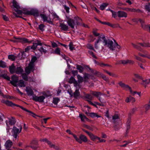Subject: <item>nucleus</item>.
<instances>
[{"label":"nucleus","instance_id":"obj_22","mask_svg":"<svg viewBox=\"0 0 150 150\" xmlns=\"http://www.w3.org/2000/svg\"><path fill=\"white\" fill-rule=\"evenodd\" d=\"M91 139L93 141H94L96 139H99V137L95 135L92 133L91 132L88 135Z\"/></svg>","mask_w":150,"mask_h":150},{"label":"nucleus","instance_id":"obj_15","mask_svg":"<svg viewBox=\"0 0 150 150\" xmlns=\"http://www.w3.org/2000/svg\"><path fill=\"white\" fill-rule=\"evenodd\" d=\"M132 45L133 46V47L136 48H138V47L139 45H140L142 46L143 47H150V45L148 43H139L137 44H135L133 43H132Z\"/></svg>","mask_w":150,"mask_h":150},{"label":"nucleus","instance_id":"obj_19","mask_svg":"<svg viewBox=\"0 0 150 150\" xmlns=\"http://www.w3.org/2000/svg\"><path fill=\"white\" fill-rule=\"evenodd\" d=\"M40 16L43 19L44 21H47L48 23H50L51 22L50 18L49 17H47L45 15L43 14H41L40 15Z\"/></svg>","mask_w":150,"mask_h":150},{"label":"nucleus","instance_id":"obj_39","mask_svg":"<svg viewBox=\"0 0 150 150\" xmlns=\"http://www.w3.org/2000/svg\"><path fill=\"white\" fill-rule=\"evenodd\" d=\"M59 99L57 98H53V103L55 105H57L59 101Z\"/></svg>","mask_w":150,"mask_h":150},{"label":"nucleus","instance_id":"obj_60","mask_svg":"<svg viewBox=\"0 0 150 150\" xmlns=\"http://www.w3.org/2000/svg\"><path fill=\"white\" fill-rule=\"evenodd\" d=\"M112 16L114 18H115L117 17V13H116V12L114 11L112 13Z\"/></svg>","mask_w":150,"mask_h":150},{"label":"nucleus","instance_id":"obj_33","mask_svg":"<svg viewBox=\"0 0 150 150\" xmlns=\"http://www.w3.org/2000/svg\"><path fill=\"white\" fill-rule=\"evenodd\" d=\"M5 103L7 105L12 107L14 106V105H15V104H14L11 102L7 100L5 102Z\"/></svg>","mask_w":150,"mask_h":150},{"label":"nucleus","instance_id":"obj_4","mask_svg":"<svg viewBox=\"0 0 150 150\" xmlns=\"http://www.w3.org/2000/svg\"><path fill=\"white\" fill-rule=\"evenodd\" d=\"M47 47H48V46L47 45H44L38 50H36L35 52L36 55H37L40 56L41 55L42 53H45L47 51Z\"/></svg>","mask_w":150,"mask_h":150},{"label":"nucleus","instance_id":"obj_29","mask_svg":"<svg viewBox=\"0 0 150 150\" xmlns=\"http://www.w3.org/2000/svg\"><path fill=\"white\" fill-rule=\"evenodd\" d=\"M76 87V89L75 92L74 93V96L76 98H77L79 95V88H80V86H78V88L77 86Z\"/></svg>","mask_w":150,"mask_h":150},{"label":"nucleus","instance_id":"obj_2","mask_svg":"<svg viewBox=\"0 0 150 150\" xmlns=\"http://www.w3.org/2000/svg\"><path fill=\"white\" fill-rule=\"evenodd\" d=\"M103 43L105 47H107L112 50H114V47H113L114 44L113 42L111 40L106 39L105 36Z\"/></svg>","mask_w":150,"mask_h":150},{"label":"nucleus","instance_id":"obj_3","mask_svg":"<svg viewBox=\"0 0 150 150\" xmlns=\"http://www.w3.org/2000/svg\"><path fill=\"white\" fill-rule=\"evenodd\" d=\"M105 39V35L103 34L101 35L98 37L97 40L95 42V47L96 49H98L100 47H102L101 44L103 43Z\"/></svg>","mask_w":150,"mask_h":150},{"label":"nucleus","instance_id":"obj_23","mask_svg":"<svg viewBox=\"0 0 150 150\" xmlns=\"http://www.w3.org/2000/svg\"><path fill=\"white\" fill-rule=\"evenodd\" d=\"M33 67L32 66H30L29 64L28 67H26L25 69V72L27 74H29L31 71L33 70Z\"/></svg>","mask_w":150,"mask_h":150},{"label":"nucleus","instance_id":"obj_63","mask_svg":"<svg viewBox=\"0 0 150 150\" xmlns=\"http://www.w3.org/2000/svg\"><path fill=\"white\" fill-rule=\"evenodd\" d=\"M82 3L81 4V6L83 8H87V6L83 2H81Z\"/></svg>","mask_w":150,"mask_h":150},{"label":"nucleus","instance_id":"obj_41","mask_svg":"<svg viewBox=\"0 0 150 150\" xmlns=\"http://www.w3.org/2000/svg\"><path fill=\"white\" fill-rule=\"evenodd\" d=\"M60 49L59 48H56L55 50H54L53 52V53L54 54H57L60 55Z\"/></svg>","mask_w":150,"mask_h":150},{"label":"nucleus","instance_id":"obj_16","mask_svg":"<svg viewBox=\"0 0 150 150\" xmlns=\"http://www.w3.org/2000/svg\"><path fill=\"white\" fill-rule=\"evenodd\" d=\"M69 82L70 83H74V86L76 87H77L78 86H79V85L78 84L77 81L73 77H71L70 78Z\"/></svg>","mask_w":150,"mask_h":150},{"label":"nucleus","instance_id":"obj_32","mask_svg":"<svg viewBox=\"0 0 150 150\" xmlns=\"http://www.w3.org/2000/svg\"><path fill=\"white\" fill-rule=\"evenodd\" d=\"M127 61L128 59L119 61L117 62V64H127Z\"/></svg>","mask_w":150,"mask_h":150},{"label":"nucleus","instance_id":"obj_36","mask_svg":"<svg viewBox=\"0 0 150 150\" xmlns=\"http://www.w3.org/2000/svg\"><path fill=\"white\" fill-rule=\"evenodd\" d=\"M78 81L79 83H81L83 81V78L79 75H77Z\"/></svg>","mask_w":150,"mask_h":150},{"label":"nucleus","instance_id":"obj_51","mask_svg":"<svg viewBox=\"0 0 150 150\" xmlns=\"http://www.w3.org/2000/svg\"><path fill=\"white\" fill-rule=\"evenodd\" d=\"M143 84H144L147 85L150 83V79H147L146 80H143Z\"/></svg>","mask_w":150,"mask_h":150},{"label":"nucleus","instance_id":"obj_62","mask_svg":"<svg viewBox=\"0 0 150 150\" xmlns=\"http://www.w3.org/2000/svg\"><path fill=\"white\" fill-rule=\"evenodd\" d=\"M119 117L117 115H114L112 117V119L114 120H115L118 118Z\"/></svg>","mask_w":150,"mask_h":150},{"label":"nucleus","instance_id":"obj_8","mask_svg":"<svg viewBox=\"0 0 150 150\" xmlns=\"http://www.w3.org/2000/svg\"><path fill=\"white\" fill-rule=\"evenodd\" d=\"M45 98V97L43 96H38L35 95H34L33 96V99L36 102H43Z\"/></svg>","mask_w":150,"mask_h":150},{"label":"nucleus","instance_id":"obj_25","mask_svg":"<svg viewBox=\"0 0 150 150\" xmlns=\"http://www.w3.org/2000/svg\"><path fill=\"white\" fill-rule=\"evenodd\" d=\"M125 101L127 103H129L130 102H134L135 101V100L134 98L130 96L129 97H127Z\"/></svg>","mask_w":150,"mask_h":150},{"label":"nucleus","instance_id":"obj_26","mask_svg":"<svg viewBox=\"0 0 150 150\" xmlns=\"http://www.w3.org/2000/svg\"><path fill=\"white\" fill-rule=\"evenodd\" d=\"M79 117L80 118L81 121L83 122H84L85 121H88V119L84 115L80 114H79Z\"/></svg>","mask_w":150,"mask_h":150},{"label":"nucleus","instance_id":"obj_5","mask_svg":"<svg viewBox=\"0 0 150 150\" xmlns=\"http://www.w3.org/2000/svg\"><path fill=\"white\" fill-rule=\"evenodd\" d=\"M119 84L123 89L127 91L129 90L131 94L133 96H134L137 93L135 91H133L131 89V88L128 85H126L122 82L119 83Z\"/></svg>","mask_w":150,"mask_h":150},{"label":"nucleus","instance_id":"obj_1","mask_svg":"<svg viewBox=\"0 0 150 150\" xmlns=\"http://www.w3.org/2000/svg\"><path fill=\"white\" fill-rule=\"evenodd\" d=\"M66 21L68 25L71 28L74 29L76 25L79 24L81 21V19L78 16L74 17V19L69 16H66Z\"/></svg>","mask_w":150,"mask_h":150},{"label":"nucleus","instance_id":"obj_52","mask_svg":"<svg viewBox=\"0 0 150 150\" xmlns=\"http://www.w3.org/2000/svg\"><path fill=\"white\" fill-rule=\"evenodd\" d=\"M63 6L64 8V9L66 11V12L68 13H69V7L68 6H67L66 5H64Z\"/></svg>","mask_w":150,"mask_h":150},{"label":"nucleus","instance_id":"obj_31","mask_svg":"<svg viewBox=\"0 0 150 150\" xmlns=\"http://www.w3.org/2000/svg\"><path fill=\"white\" fill-rule=\"evenodd\" d=\"M108 4L107 3H103L100 5V8L102 10H103L108 5Z\"/></svg>","mask_w":150,"mask_h":150},{"label":"nucleus","instance_id":"obj_56","mask_svg":"<svg viewBox=\"0 0 150 150\" xmlns=\"http://www.w3.org/2000/svg\"><path fill=\"white\" fill-rule=\"evenodd\" d=\"M112 27L113 28H121L120 25L118 24H112Z\"/></svg>","mask_w":150,"mask_h":150},{"label":"nucleus","instance_id":"obj_49","mask_svg":"<svg viewBox=\"0 0 150 150\" xmlns=\"http://www.w3.org/2000/svg\"><path fill=\"white\" fill-rule=\"evenodd\" d=\"M83 126L85 128H87L89 130L93 131V128L91 127V126H90L84 124L83 125Z\"/></svg>","mask_w":150,"mask_h":150},{"label":"nucleus","instance_id":"obj_61","mask_svg":"<svg viewBox=\"0 0 150 150\" xmlns=\"http://www.w3.org/2000/svg\"><path fill=\"white\" fill-rule=\"evenodd\" d=\"M23 78L25 80L27 81L28 80V77L27 75L24 74H23L22 75Z\"/></svg>","mask_w":150,"mask_h":150},{"label":"nucleus","instance_id":"obj_54","mask_svg":"<svg viewBox=\"0 0 150 150\" xmlns=\"http://www.w3.org/2000/svg\"><path fill=\"white\" fill-rule=\"evenodd\" d=\"M69 49L71 50L72 51L74 50V47H73V44L72 42L70 43L69 45Z\"/></svg>","mask_w":150,"mask_h":150},{"label":"nucleus","instance_id":"obj_35","mask_svg":"<svg viewBox=\"0 0 150 150\" xmlns=\"http://www.w3.org/2000/svg\"><path fill=\"white\" fill-rule=\"evenodd\" d=\"M72 135L77 142H79L80 144L82 143V142L81 141V140H80L79 137L78 138L76 135L74 134H73Z\"/></svg>","mask_w":150,"mask_h":150},{"label":"nucleus","instance_id":"obj_34","mask_svg":"<svg viewBox=\"0 0 150 150\" xmlns=\"http://www.w3.org/2000/svg\"><path fill=\"white\" fill-rule=\"evenodd\" d=\"M72 135L77 142H79L80 144L82 143V142L81 141V140H80L79 137L78 138L76 135L74 134H73Z\"/></svg>","mask_w":150,"mask_h":150},{"label":"nucleus","instance_id":"obj_57","mask_svg":"<svg viewBox=\"0 0 150 150\" xmlns=\"http://www.w3.org/2000/svg\"><path fill=\"white\" fill-rule=\"evenodd\" d=\"M89 54L92 55V57L95 59H97L96 57L94 54L93 52L91 51H88Z\"/></svg>","mask_w":150,"mask_h":150},{"label":"nucleus","instance_id":"obj_28","mask_svg":"<svg viewBox=\"0 0 150 150\" xmlns=\"http://www.w3.org/2000/svg\"><path fill=\"white\" fill-rule=\"evenodd\" d=\"M6 123L7 126H8V124L11 125H13L15 124V121L13 120L9 119L8 120H6Z\"/></svg>","mask_w":150,"mask_h":150},{"label":"nucleus","instance_id":"obj_48","mask_svg":"<svg viewBox=\"0 0 150 150\" xmlns=\"http://www.w3.org/2000/svg\"><path fill=\"white\" fill-rule=\"evenodd\" d=\"M145 9L148 12L150 11V4H148L145 5Z\"/></svg>","mask_w":150,"mask_h":150},{"label":"nucleus","instance_id":"obj_40","mask_svg":"<svg viewBox=\"0 0 150 150\" xmlns=\"http://www.w3.org/2000/svg\"><path fill=\"white\" fill-rule=\"evenodd\" d=\"M76 69L79 70V71L80 73H82L83 71V67L79 65H77L76 66Z\"/></svg>","mask_w":150,"mask_h":150},{"label":"nucleus","instance_id":"obj_12","mask_svg":"<svg viewBox=\"0 0 150 150\" xmlns=\"http://www.w3.org/2000/svg\"><path fill=\"white\" fill-rule=\"evenodd\" d=\"M26 14L28 15H33L35 16H38V11L37 10L32 9L27 11Z\"/></svg>","mask_w":150,"mask_h":150},{"label":"nucleus","instance_id":"obj_46","mask_svg":"<svg viewBox=\"0 0 150 150\" xmlns=\"http://www.w3.org/2000/svg\"><path fill=\"white\" fill-rule=\"evenodd\" d=\"M125 10L127 11H130L132 12H135L136 9L134 8H126L125 9Z\"/></svg>","mask_w":150,"mask_h":150},{"label":"nucleus","instance_id":"obj_55","mask_svg":"<svg viewBox=\"0 0 150 150\" xmlns=\"http://www.w3.org/2000/svg\"><path fill=\"white\" fill-rule=\"evenodd\" d=\"M93 34L96 36H98L99 37L101 35H100L99 33H97L95 30H93Z\"/></svg>","mask_w":150,"mask_h":150},{"label":"nucleus","instance_id":"obj_11","mask_svg":"<svg viewBox=\"0 0 150 150\" xmlns=\"http://www.w3.org/2000/svg\"><path fill=\"white\" fill-rule=\"evenodd\" d=\"M139 21L141 24L142 27L143 29L146 30H147L149 28H150V25L146 24L145 23L144 21L143 20L139 19Z\"/></svg>","mask_w":150,"mask_h":150},{"label":"nucleus","instance_id":"obj_18","mask_svg":"<svg viewBox=\"0 0 150 150\" xmlns=\"http://www.w3.org/2000/svg\"><path fill=\"white\" fill-rule=\"evenodd\" d=\"M26 91L28 95L29 96H33L34 95V92L33 90L29 87H26Z\"/></svg>","mask_w":150,"mask_h":150},{"label":"nucleus","instance_id":"obj_37","mask_svg":"<svg viewBox=\"0 0 150 150\" xmlns=\"http://www.w3.org/2000/svg\"><path fill=\"white\" fill-rule=\"evenodd\" d=\"M0 67L3 68L6 67V63L2 60H0Z\"/></svg>","mask_w":150,"mask_h":150},{"label":"nucleus","instance_id":"obj_6","mask_svg":"<svg viewBox=\"0 0 150 150\" xmlns=\"http://www.w3.org/2000/svg\"><path fill=\"white\" fill-rule=\"evenodd\" d=\"M19 127V129L16 127H13L11 131L12 136L15 139L17 138L18 135L21 131L22 127L21 126Z\"/></svg>","mask_w":150,"mask_h":150},{"label":"nucleus","instance_id":"obj_13","mask_svg":"<svg viewBox=\"0 0 150 150\" xmlns=\"http://www.w3.org/2000/svg\"><path fill=\"white\" fill-rule=\"evenodd\" d=\"M12 81H11V83L14 86H16L18 80V77L16 75H13L11 77Z\"/></svg>","mask_w":150,"mask_h":150},{"label":"nucleus","instance_id":"obj_30","mask_svg":"<svg viewBox=\"0 0 150 150\" xmlns=\"http://www.w3.org/2000/svg\"><path fill=\"white\" fill-rule=\"evenodd\" d=\"M37 58L35 57H33L31 59V62H30L29 64V66H32L34 67V62L36 60Z\"/></svg>","mask_w":150,"mask_h":150},{"label":"nucleus","instance_id":"obj_9","mask_svg":"<svg viewBox=\"0 0 150 150\" xmlns=\"http://www.w3.org/2000/svg\"><path fill=\"white\" fill-rule=\"evenodd\" d=\"M41 142H46L51 148H53L56 150H61L57 146H56L52 144L51 142L48 141L46 138H45L40 140Z\"/></svg>","mask_w":150,"mask_h":150},{"label":"nucleus","instance_id":"obj_7","mask_svg":"<svg viewBox=\"0 0 150 150\" xmlns=\"http://www.w3.org/2000/svg\"><path fill=\"white\" fill-rule=\"evenodd\" d=\"M12 3L13 6L16 8L15 10L16 13L18 14H22L23 13V12L20 10V7L17 2L15 0H13Z\"/></svg>","mask_w":150,"mask_h":150},{"label":"nucleus","instance_id":"obj_44","mask_svg":"<svg viewBox=\"0 0 150 150\" xmlns=\"http://www.w3.org/2000/svg\"><path fill=\"white\" fill-rule=\"evenodd\" d=\"M91 94H86L85 95V97L89 100H92L93 98V97L91 96Z\"/></svg>","mask_w":150,"mask_h":150},{"label":"nucleus","instance_id":"obj_47","mask_svg":"<svg viewBox=\"0 0 150 150\" xmlns=\"http://www.w3.org/2000/svg\"><path fill=\"white\" fill-rule=\"evenodd\" d=\"M144 107L146 111H147L150 110V104L149 103L145 105L144 106Z\"/></svg>","mask_w":150,"mask_h":150},{"label":"nucleus","instance_id":"obj_58","mask_svg":"<svg viewBox=\"0 0 150 150\" xmlns=\"http://www.w3.org/2000/svg\"><path fill=\"white\" fill-rule=\"evenodd\" d=\"M87 47L89 49L93 50L95 51L93 47L91 44L88 45H87Z\"/></svg>","mask_w":150,"mask_h":150},{"label":"nucleus","instance_id":"obj_43","mask_svg":"<svg viewBox=\"0 0 150 150\" xmlns=\"http://www.w3.org/2000/svg\"><path fill=\"white\" fill-rule=\"evenodd\" d=\"M16 39L18 40V41L22 42H28V40L27 39L25 38H15Z\"/></svg>","mask_w":150,"mask_h":150},{"label":"nucleus","instance_id":"obj_20","mask_svg":"<svg viewBox=\"0 0 150 150\" xmlns=\"http://www.w3.org/2000/svg\"><path fill=\"white\" fill-rule=\"evenodd\" d=\"M10 72L11 74L16 73V68L13 64H12L9 67Z\"/></svg>","mask_w":150,"mask_h":150},{"label":"nucleus","instance_id":"obj_42","mask_svg":"<svg viewBox=\"0 0 150 150\" xmlns=\"http://www.w3.org/2000/svg\"><path fill=\"white\" fill-rule=\"evenodd\" d=\"M18 86L20 87H24L25 86V84L22 80H20L19 82Z\"/></svg>","mask_w":150,"mask_h":150},{"label":"nucleus","instance_id":"obj_53","mask_svg":"<svg viewBox=\"0 0 150 150\" xmlns=\"http://www.w3.org/2000/svg\"><path fill=\"white\" fill-rule=\"evenodd\" d=\"M37 44L36 43H34L32 46H30V48L33 49L34 50L37 47Z\"/></svg>","mask_w":150,"mask_h":150},{"label":"nucleus","instance_id":"obj_27","mask_svg":"<svg viewBox=\"0 0 150 150\" xmlns=\"http://www.w3.org/2000/svg\"><path fill=\"white\" fill-rule=\"evenodd\" d=\"M79 137L82 142L83 141L84 142H86L88 141V139L83 134H81Z\"/></svg>","mask_w":150,"mask_h":150},{"label":"nucleus","instance_id":"obj_38","mask_svg":"<svg viewBox=\"0 0 150 150\" xmlns=\"http://www.w3.org/2000/svg\"><path fill=\"white\" fill-rule=\"evenodd\" d=\"M16 57L13 54L9 55L8 56V58L12 61H14L16 58Z\"/></svg>","mask_w":150,"mask_h":150},{"label":"nucleus","instance_id":"obj_24","mask_svg":"<svg viewBox=\"0 0 150 150\" xmlns=\"http://www.w3.org/2000/svg\"><path fill=\"white\" fill-rule=\"evenodd\" d=\"M23 71V70L21 66L17 67L16 68V73L17 74H21Z\"/></svg>","mask_w":150,"mask_h":150},{"label":"nucleus","instance_id":"obj_45","mask_svg":"<svg viewBox=\"0 0 150 150\" xmlns=\"http://www.w3.org/2000/svg\"><path fill=\"white\" fill-rule=\"evenodd\" d=\"M113 47H114V50H115V48L117 47L118 49H120L121 48V47L116 42H115L114 44Z\"/></svg>","mask_w":150,"mask_h":150},{"label":"nucleus","instance_id":"obj_59","mask_svg":"<svg viewBox=\"0 0 150 150\" xmlns=\"http://www.w3.org/2000/svg\"><path fill=\"white\" fill-rule=\"evenodd\" d=\"M39 28L41 30L43 31L44 30V25L43 24H41L39 25Z\"/></svg>","mask_w":150,"mask_h":150},{"label":"nucleus","instance_id":"obj_17","mask_svg":"<svg viewBox=\"0 0 150 150\" xmlns=\"http://www.w3.org/2000/svg\"><path fill=\"white\" fill-rule=\"evenodd\" d=\"M117 16L120 18L126 17L127 16V14L125 12L122 11H118L117 12Z\"/></svg>","mask_w":150,"mask_h":150},{"label":"nucleus","instance_id":"obj_64","mask_svg":"<svg viewBox=\"0 0 150 150\" xmlns=\"http://www.w3.org/2000/svg\"><path fill=\"white\" fill-rule=\"evenodd\" d=\"M3 19L5 21H7L8 20V17L5 15H3Z\"/></svg>","mask_w":150,"mask_h":150},{"label":"nucleus","instance_id":"obj_10","mask_svg":"<svg viewBox=\"0 0 150 150\" xmlns=\"http://www.w3.org/2000/svg\"><path fill=\"white\" fill-rule=\"evenodd\" d=\"M91 94L98 98L100 101L101 102H103V100L102 99L101 97H100V96L102 94L100 92H98L92 91L91 93Z\"/></svg>","mask_w":150,"mask_h":150},{"label":"nucleus","instance_id":"obj_14","mask_svg":"<svg viewBox=\"0 0 150 150\" xmlns=\"http://www.w3.org/2000/svg\"><path fill=\"white\" fill-rule=\"evenodd\" d=\"M59 27L62 30L67 31L69 30V26L65 24L64 23H60Z\"/></svg>","mask_w":150,"mask_h":150},{"label":"nucleus","instance_id":"obj_21","mask_svg":"<svg viewBox=\"0 0 150 150\" xmlns=\"http://www.w3.org/2000/svg\"><path fill=\"white\" fill-rule=\"evenodd\" d=\"M86 114L87 115L89 116L92 118H94L95 117H101V116L98 115L96 113H86Z\"/></svg>","mask_w":150,"mask_h":150},{"label":"nucleus","instance_id":"obj_50","mask_svg":"<svg viewBox=\"0 0 150 150\" xmlns=\"http://www.w3.org/2000/svg\"><path fill=\"white\" fill-rule=\"evenodd\" d=\"M130 119H128L127 122V129H130Z\"/></svg>","mask_w":150,"mask_h":150}]
</instances>
